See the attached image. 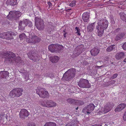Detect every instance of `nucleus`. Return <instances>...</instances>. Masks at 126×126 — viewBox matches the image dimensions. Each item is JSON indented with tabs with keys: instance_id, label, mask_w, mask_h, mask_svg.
Wrapping results in <instances>:
<instances>
[{
	"instance_id": "dca6fc26",
	"label": "nucleus",
	"mask_w": 126,
	"mask_h": 126,
	"mask_svg": "<svg viewBox=\"0 0 126 126\" xmlns=\"http://www.w3.org/2000/svg\"><path fill=\"white\" fill-rule=\"evenodd\" d=\"M125 56V54L123 52L117 53L115 56L116 58L118 60H120L123 58Z\"/></svg>"
},
{
	"instance_id": "72a5a7b5",
	"label": "nucleus",
	"mask_w": 126,
	"mask_h": 126,
	"mask_svg": "<svg viewBox=\"0 0 126 126\" xmlns=\"http://www.w3.org/2000/svg\"><path fill=\"white\" fill-rule=\"evenodd\" d=\"M34 37L35 38V44L39 43L40 41L41 38H40L35 35L34 36Z\"/></svg>"
},
{
	"instance_id": "09e8293b",
	"label": "nucleus",
	"mask_w": 126,
	"mask_h": 126,
	"mask_svg": "<svg viewBox=\"0 0 126 126\" xmlns=\"http://www.w3.org/2000/svg\"><path fill=\"white\" fill-rule=\"evenodd\" d=\"M76 69L74 68H71L68 69L67 71H75Z\"/></svg>"
},
{
	"instance_id": "39448f33",
	"label": "nucleus",
	"mask_w": 126,
	"mask_h": 126,
	"mask_svg": "<svg viewBox=\"0 0 126 126\" xmlns=\"http://www.w3.org/2000/svg\"><path fill=\"white\" fill-rule=\"evenodd\" d=\"M63 47L60 45L52 44L48 47V49L52 52L59 53L61 49H63Z\"/></svg>"
},
{
	"instance_id": "3c124183",
	"label": "nucleus",
	"mask_w": 126,
	"mask_h": 126,
	"mask_svg": "<svg viewBox=\"0 0 126 126\" xmlns=\"http://www.w3.org/2000/svg\"><path fill=\"white\" fill-rule=\"evenodd\" d=\"M47 4L49 5V6H51L52 5V3H51L49 1L47 2Z\"/></svg>"
},
{
	"instance_id": "49530a36",
	"label": "nucleus",
	"mask_w": 126,
	"mask_h": 126,
	"mask_svg": "<svg viewBox=\"0 0 126 126\" xmlns=\"http://www.w3.org/2000/svg\"><path fill=\"white\" fill-rule=\"evenodd\" d=\"M31 100L30 97L28 96V97H27V99L26 98L25 99H24V101H29V100Z\"/></svg>"
},
{
	"instance_id": "b1692460",
	"label": "nucleus",
	"mask_w": 126,
	"mask_h": 126,
	"mask_svg": "<svg viewBox=\"0 0 126 126\" xmlns=\"http://www.w3.org/2000/svg\"><path fill=\"white\" fill-rule=\"evenodd\" d=\"M102 112L100 111H99V114H100L101 113H103L104 114L106 113L109 112L110 111V109H107V107L104 106V108L102 109Z\"/></svg>"
},
{
	"instance_id": "69168bd1",
	"label": "nucleus",
	"mask_w": 126,
	"mask_h": 126,
	"mask_svg": "<svg viewBox=\"0 0 126 126\" xmlns=\"http://www.w3.org/2000/svg\"><path fill=\"white\" fill-rule=\"evenodd\" d=\"M78 107H77V108H76V110H78Z\"/></svg>"
},
{
	"instance_id": "aec40b11",
	"label": "nucleus",
	"mask_w": 126,
	"mask_h": 126,
	"mask_svg": "<svg viewBox=\"0 0 126 126\" xmlns=\"http://www.w3.org/2000/svg\"><path fill=\"white\" fill-rule=\"evenodd\" d=\"M59 57L57 56L50 57V59L51 61L54 63L57 62L59 60Z\"/></svg>"
},
{
	"instance_id": "ddd939ff",
	"label": "nucleus",
	"mask_w": 126,
	"mask_h": 126,
	"mask_svg": "<svg viewBox=\"0 0 126 126\" xmlns=\"http://www.w3.org/2000/svg\"><path fill=\"white\" fill-rule=\"evenodd\" d=\"M19 117L21 118H24L27 117L29 115V113L28 110L25 109L21 110L19 112Z\"/></svg>"
},
{
	"instance_id": "f3484780",
	"label": "nucleus",
	"mask_w": 126,
	"mask_h": 126,
	"mask_svg": "<svg viewBox=\"0 0 126 126\" xmlns=\"http://www.w3.org/2000/svg\"><path fill=\"white\" fill-rule=\"evenodd\" d=\"M83 45H80L77 47L76 48L77 50V54L78 55H79L82 52L83 50Z\"/></svg>"
},
{
	"instance_id": "7c9ffc66",
	"label": "nucleus",
	"mask_w": 126,
	"mask_h": 126,
	"mask_svg": "<svg viewBox=\"0 0 126 126\" xmlns=\"http://www.w3.org/2000/svg\"><path fill=\"white\" fill-rule=\"evenodd\" d=\"M33 37H30L26 39L27 42L29 43L34 44Z\"/></svg>"
},
{
	"instance_id": "6e6552de",
	"label": "nucleus",
	"mask_w": 126,
	"mask_h": 126,
	"mask_svg": "<svg viewBox=\"0 0 126 126\" xmlns=\"http://www.w3.org/2000/svg\"><path fill=\"white\" fill-rule=\"evenodd\" d=\"M41 104L43 106L50 108L55 107L56 104L52 100H46L43 101Z\"/></svg>"
},
{
	"instance_id": "2f4dec72",
	"label": "nucleus",
	"mask_w": 126,
	"mask_h": 126,
	"mask_svg": "<svg viewBox=\"0 0 126 126\" xmlns=\"http://www.w3.org/2000/svg\"><path fill=\"white\" fill-rule=\"evenodd\" d=\"M56 125L55 123L50 122L46 123L44 126H56Z\"/></svg>"
},
{
	"instance_id": "de8ad7c7",
	"label": "nucleus",
	"mask_w": 126,
	"mask_h": 126,
	"mask_svg": "<svg viewBox=\"0 0 126 126\" xmlns=\"http://www.w3.org/2000/svg\"><path fill=\"white\" fill-rule=\"evenodd\" d=\"M123 119L124 120H126V115L124 113V115L123 116Z\"/></svg>"
},
{
	"instance_id": "4d7b16f0",
	"label": "nucleus",
	"mask_w": 126,
	"mask_h": 126,
	"mask_svg": "<svg viewBox=\"0 0 126 126\" xmlns=\"http://www.w3.org/2000/svg\"><path fill=\"white\" fill-rule=\"evenodd\" d=\"M66 34V33H64L63 34V35L64 36V37L65 38L66 37V35H67Z\"/></svg>"
},
{
	"instance_id": "4468645a",
	"label": "nucleus",
	"mask_w": 126,
	"mask_h": 126,
	"mask_svg": "<svg viewBox=\"0 0 126 126\" xmlns=\"http://www.w3.org/2000/svg\"><path fill=\"white\" fill-rule=\"evenodd\" d=\"M126 107V104L125 103H121L115 109V112H119L123 110Z\"/></svg>"
},
{
	"instance_id": "4be33fe9",
	"label": "nucleus",
	"mask_w": 126,
	"mask_h": 126,
	"mask_svg": "<svg viewBox=\"0 0 126 126\" xmlns=\"http://www.w3.org/2000/svg\"><path fill=\"white\" fill-rule=\"evenodd\" d=\"M124 34L123 33H119L118 34L115 38V40L116 41H118L123 38L124 36Z\"/></svg>"
},
{
	"instance_id": "cd10ccee",
	"label": "nucleus",
	"mask_w": 126,
	"mask_h": 126,
	"mask_svg": "<svg viewBox=\"0 0 126 126\" xmlns=\"http://www.w3.org/2000/svg\"><path fill=\"white\" fill-rule=\"evenodd\" d=\"M120 18L122 20L126 22V14L124 13H119Z\"/></svg>"
},
{
	"instance_id": "c03bdc74",
	"label": "nucleus",
	"mask_w": 126,
	"mask_h": 126,
	"mask_svg": "<svg viewBox=\"0 0 126 126\" xmlns=\"http://www.w3.org/2000/svg\"><path fill=\"white\" fill-rule=\"evenodd\" d=\"M118 74H114L113 76H112L111 78L112 79H114L116 78Z\"/></svg>"
},
{
	"instance_id": "5701e85b",
	"label": "nucleus",
	"mask_w": 126,
	"mask_h": 126,
	"mask_svg": "<svg viewBox=\"0 0 126 126\" xmlns=\"http://www.w3.org/2000/svg\"><path fill=\"white\" fill-rule=\"evenodd\" d=\"M94 23H91L87 26V30L88 32H91L93 30Z\"/></svg>"
},
{
	"instance_id": "f257e3e1",
	"label": "nucleus",
	"mask_w": 126,
	"mask_h": 126,
	"mask_svg": "<svg viewBox=\"0 0 126 126\" xmlns=\"http://www.w3.org/2000/svg\"><path fill=\"white\" fill-rule=\"evenodd\" d=\"M97 25L96 26V30L97 32L98 35L101 37L104 30L107 28L109 24L108 20L104 18H99L97 20Z\"/></svg>"
},
{
	"instance_id": "a18cd8bd",
	"label": "nucleus",
	"mask_w": 126,
	"mask_h": 126,
	"mask_svg": "<svg viewBox=\"0 0 126 126\" xmlns=\"http://www.w3.org/2000/svg\"><path fill=\"white\" fill-rule=\"evenodd\" d=\"M74 125L71 123H69L67 124L65 126H73Z\"/></svg>"
},
{
	"instance_id": "e433bc0d",
	"label": "nucleus",
	"mask_w": 126,
	"mask_h": 126,
	"mask_svg": "<svg viewBox=\"0 0 126 126\" xmlns=\"http://www.w3.org/2000/svg\"><path fill=\"white\" fill-rule=\"evenodd\" d=\"M29 21V20L27 19H26L23 21V23L24 25H25L26 26L27 25H28Z\"/></svg>"
},
{
	"instance_id": "79ce46f5",
	"label": "nucleus",
	"mask_w": 126,
	"mask_h": 126,
	"mask_svg": "<svg viewBox=\"0 0 126 126\" xmlns=\"http://www.w3.org/2000/svg\"><path fill=\"white\" fill-rule=\"evenodd\" d=\"M122 47L124 50H126V42L124 44Z\"/></svg>"
},
{
	"instance_id": "423d86ee",
	"label": "nucleus",
	"mask_w": 126,
	"mask_h": 126,
	"mask_svg": "<svg viewBox=\"0 0 126 126\" xmlns=\"http://www.w3.org/2000/svg\"><path fill=\"white\" fill-rule=\"evenodd\" d=\"M36 93L40 97L43 98H47L49 97V93L47 91H46L44 88H37L36 89Z\"/></svg>"
},
{
	"instance_id": "4c0bfd02",
	"label": "nucleus",
	"mask_w": 126,
	"mask_h": 126,
	"mask_svg": "<svg viewBox=\"0 0 126 126\" xmlns=\"http://www.w3.org/2000/svg\"><path fill=\"white\" fill-rule=\"evenodd\" d=\"M75 29L77 31V33H78V35H80V30L79 29V28L77 27L75 28Z\"/></svg>"
},
{
	"instance_id": "473e14b6",
	"label": "nucleus",
	"mask_w": 126,
	"mask_h": 126,
	"mask_svg": "<svg viewBox=\"0 0 126 126\" xmlns=\"http://www.w3.org/2000/svg\"><path fill=\"white\" fill-rule=\"evenodd\" d=\"M76 103H75V105H82L84 104V102L83 101L78 100H76Z\"/></svg>"
},
{
	"instance_id": "20e7f679",
	"label": "nucleus",
	"mask_w": 126,
	"mask_h": 126,
	"mask_svg": "<svg viewBox=\"0 0 126 126\" xmlns=\"http://www.w3.org/2000/svg\"><path fill=\"white\" fill-rule=\"evenodd\" d=\"M35 25L39 30H42L44 28L45 25L43 20L40 17H35Z\"/></svg>"
},
{
	"instance_id": "ea45409f",
	"label": "nucleus",
	"mask_w": 126,
	"mask_h": 126,
	"mask_svg": "<svg viewBox=\"0 0 126 126\" xmlns=\"http://www.w3.org/2000/svg\"><path fill=\"white\" fill-rule=\"evenodd\" d=\"M89 63L86 61H84L83 63L82 64L84 65H88L89 64Z\"/></svg>"
},
{
	"instance_id": "c85d7f7f",
	"label": "nucleus",
	"mask_w": 126,
	"mask_h": 126,
	"mask_svg": "<svg viewBox=\"0 0 126 126\" xmlns=\"http://www.w3.org/2000/svg\"><path fill=\"white\" fill-rule=\"evenodd\" d=\"M76 100H75L74 99L70 98L67 99V101L68 103L72 104L75 105L76 103Z\"/></svg>"
},
{
	"instance_id": "7ed1b4c3",
	"label": "nucleus",
	"mask_w": 126,
	"mask_h": 126,
	"mask_svg": "<svg viewBox=\"0 0 126 126\" xmlns=\"http://www.w3.org/2000/svg\"><path fill=\"white\" fill-rule=\"evenodd\" d=\"M23 91V89L22 88H15L10 92L9 95L12 98L19 97L22 95Z\"/></svg>"
},
{
	"instance_id": "bb28decb",
	"label": "nucleus",
	"mask_w": 126,
	"mask_h": 126,
	"mask_svg": "<svg viewBox=\"0 0 126 126\" xmlns=\"http://www.w3.org/2000/svg\"><path fill=\"white\" fill-rule=\"evenodd\" d=\"M114 106V104L112 102H108L105 106L107 107V109H110V111Z\"/></svg>"
},
{
	"instance_id": "6e6d98bb",
	"label": "nucleus",
	"mask_w": 126,
	"mask_h": 126,
	"mask_svg": "<svg viewBox=\"0 0 126 126\" xmlns=\"http://www.w3.org/2000/svg\"><path fill=\"white\" fill-rule=\"evenodd\" d=\"M123 4V2H119L118 3V4L119 5H122Z\"/></svg>"
},
{
	"instance_id": "338daca9",
	"label": "nucleus",
	"mask_w": 126,
	"mask_h": 126,
	"mask_svg": "<svg viewBox=\"0 0 126 126\" xmlns=\"http://www.w3.org/2000/svg\"><path fill=\"white\" fill-rule=\"evenodd\" d=\"M125 114H126V111L124 113Z\"/></svg>"
},
{
	"instance_id": "0e129e2a",
	"label": "nucleus",
	"mask_w": 126,
	"mask_h": 126,
	"mask_svg": "<svg viewBox=\"0 0 126 126\" xmlns=\"http://www.w3.org/2000/svg\"><path fill=\"white\" fill-rule=\"evenodd\" d=\"M100 62H101V61H99L98 62H97V63H100Z\"/></svg>"
},
{
	"instance_id": "603ef678",
	"label": "nucleus",
	"mask_w": 126,
	"mask_h": 126,
	"mask_svg": "<svg viewBox=\"0 0 126 126\" xmlns=\"http://www.w3.org/2000/svg\"><path fill=\"white\" fill-rule=\"evenodd\" d=\"M48 32L49 33H52L53 31L52 30H50L49 31V30H48Z\"/></svg>"
},
{
	"instance_id": "5fc2aeb1",
	"label": "nucleus",
	"mask_w": 126,
	"mask_h": 126,
	"mask_svg": "<svg viewBox=\"0 0 126 126\" xmlns=\"http://www.w3.org/2000/svg\"><path fill=\"white\" fill-rule=\"evenodd\" d=\"M33 37V41L34 42V44H35V38L34 37V36H32Z\"/></svg>"
},
{
	"instance_id": "1a4fd4ad",
	"label": "nucleus",
	"mask_w": 126,
	"mask_h": 126,
	"mask_svg": "<svg viewBox=\"0 0 126 126\" xmlns=\"http://www.w3.org/2000/svg\"><path fill=\"white\" fill-rule=\"evenodd\" d=\"M95 108V106L93 104H90L83 109L82 111V112L85 114L87 113L88 115L94 110Z\"/></svg>"
},
{
	"instance_id": "2eb2a0df",
	"label": "nucleus",
	"mask_w": 126,
	"mask_h": 126,
	"mask_svg": "<svg viewBox=\"0 0 126 126\" xmlns=\"http://www.w3.org/2000/svg\"><path fill=\"white\" fill-rule=\"evenodd\" d=\"M82 17L83 20L84 22H86L89 21L90 15L88 12H85L83 13Z\"/></svg>"
},
{
	"instance_id": "a211bd4d",
	"label": "nucleus",
	"mask_w": 126,
	"mask_h": 126,
	"mask_svg": "<svg viewBox=\"0 0 126 126\" xmlns=\"http://www.w3.org/2000/svg\"><path fill=\"white\" fill-rule=\"evenodd\" d=\"M9 34V35L7 36V39H6L10 40L13 39V38L12 36L13 35H16V33L13 32H12L11 31L9 32H6V34Z\"/></svg>"
},
{
	"instance_id": "774afa93",
	"label": "nucleus",
	"mask_w": 126,
	"mask_h": 126,
	"mask_svg": "<svg viewBox=\"0 0 126 126\" xmlns=\"http://www.w3.org/2000/svg\"><path fill=\"white\" fill-rule=\"evenodd\" d=\"M26 78H27V79H28V78H29V77L28 76L27 77H26ZM26 78V77H25V78Z\"/></svg>"
},
{
	"instance_id": "052dcab7",
	"label": "nucleus",
	"mask_w": 126,
	"mask_h": 126,
	"mask_svg": "<svg viewBox=\"0 0 126 126\" xmlns=\"http://www.w3.org/2000/svg\"><path fill=\"white\" fill-rule=\"evenodd\" d=\"M101 95H102V96L103 97L104 96V94L103 93H102L101 94Z\"/></svg>"
},
{
	"instance_id": "9d476101",
	"label": "nucleus",
	"mask_w": 126,
	"mask_h": 126,
	"mask_svg": "<svg viewBox=\"0 0 126 126\" xmlns=\"http://www.w3.org/2000/svg\"><path fill=\"white\" fill-rule=\"evenodd\" d=\"M78 85L81 88H88L91 86L88 81L84 79H80L78 83Z\"/></svg>"
},
{
	"instance_id": "13d9d810",
	"label": "nucleus",
	"mask_w": 126,
	"mask_h": 126,
	"mask_svg": "<svg viewBox=\"0 0 126 126\" xmlns=\"http://www.w3.org/2000/svg\"><path fill=\"white\" fill-rule=\"evenodd\" d=\"M66 28L65 29L63 30V32H65L66 31Z\"/></svg>"
},
{
	"instance_id": "8fccbe9b",
	"label": "nucleus",
	"mask_w": 126,
	"mask_h": 126,
	"mask_svg": "<svg viewBox=\"0 0 126 126\" xmlns=\"http://www.w3.org/2000/svg\"><path fill=\"white\" fill-rule=\"evenodd\" d=\"M111 23L112 24H113L115 23V22L113 18H112L111 19Z\"/></svg>"
},
{
	"instance_id": "680f3d73",
	"label": "nucleus",
	"mask_w": 126,
	"mask_h": 126,
	"mask_svg": "<svg viewBox=\"0 0 126 126\" xmlns=\"http://www.w3.org/2000/svg\"><path fill=\"white\" fill-rule=\"evenodd\" d=\"M123 61L124 62H126V58Z\"/></svg>"
},
{
	"instance_id": "a878e982",
	"label": "nucleus",
	"mask_w": 126,
	"mask_h": 126,
	"mask_svg": "<svg viewBox=\"0 0 126 126\" xmlns=\"http://www.w3.org/2000/svg\"><path fill=\"white\" fill-rule=\"evenodd\" d=\"M25 26V25L23 24L22 21H19V30H24Z\"/></svg>"
},
{
	"instance_id": "6ab92c4d",
	"label": "nucleus",
	"mask_w": 126,
	"mask_h": 126,
	"mask_svg": "<svg viewBox=\"0 0 126 126\" xmlns=\"http://www.w3.org/2000/svg\"><path fill=\"white\" fill-rule=\"evenodd\" d=\"M99 50L98 48H94L90 51L92 55L95 56L97 55L99 52Z\"/></svg>"
},
{
	"instance_id": "e2e57ef3",
	"label": "nucleus",
	"mask_w": 126,
	"mask_h": 126,
	"mask_svg": "<svg viewBox=\"0 0 126 126\" xmlns=\"http://www.w3.org/2000/svg\"><path fill=\"white\" fill-rule=\"evenodd\" d=\"M64 33H66V34L68 33V32H67V31H66V32H64Z\"/></svg>"
},
{
	"instance_id": "f704fd0d",
	"label": "nucleus",
	"mask_w": 126,
	"mask_h": 126,
	"mask_svg": "<svg viewBox=\"0 0 126 126\" xmlns=\"http://www.w3.org/2000/svg\"><path fill=\"white\" fill-rule=\"evenodd\" d=\"M25 35L24 33H22L19 36V38L21 39H23L25 38Z\"/></svg>"
},
{
	"instance_id": "412c9836",
	"label": "nucleus",
	"mask_w": 126,
	"mask_h": 126,
	"mask_svg": "<svg viewBox=\"0 0 126 126\" xmlns=\"http://www.w3.org/2000/svg\"><path fill=\"white\" fill-rule=\"evenodd\" d=\"M17 0H7L6 2L7 4L13 6L16 5L17 3Z\"/></svg>"
},
{
	"instance_id": "a19ab883",
	"label": "nucleus",
	"mask_w": 126,
	"mask_h": 126,
	"mask_svg": "<svg viewBox=\"0 0 126 126\" xmlns=\"http://www.w3.org/2000/svg\"><path fill=\"white\" fill-rule=\"evenodd\" d=\"M28 26H29L30 27H32V22L29 20L28 22Z\"/></svg>"
},
{
	"instance_id": "f8f14e48",
	"label": "nucleus",
	"mask_w": 126,
	"mask_h": 126,
	"mask_svg": "<svg viewBox=\"0 0 126 126\" xmlns=\"http://www.w3.org/2000/svg\"><path fill=\"white\" fill-rule=\"evenodd\" d=\"M21 13L19 11H10L9 15H11V17L15 19L18 18L21 15Z\"/></svg>"
},
{
	"instance_id": "c9c22d12",
	"label": "nucleus",
	"mask_w": 126,
	"mask_h": 126,
	"mask_svg": "<svg viewBox=\"0 0 126 126\" xmlns=\"http://www.w3.org/2000/svg\"><path fill=\"white\" fill-rule=\"evenodd\" d=\"M76 1H73L69 4V6L71 7L74 6L76 5Z\"/></svg>"
},
{
	"instance_id": "864d4df0",
	"label": "nucleus",
	"mask_w": 126,
	"mask_h": 126,
	"mask_svg": "<svg viewBox=\"0 0 126 126\" xmlns=\"http://www.w3.org/2000/svg\"><path fill=\"white\" fill-rule=\"evenodd\" d=\"M120 30V29L118 28V29H116V30L115 31V32H117L119 31Z\"/></svg>"
},
{
	"instance_id": "0eeeda50",
	"label": "nucleus",
	"mask_w": 126,
	"mask_h": 126,
	"mask_svg": "<svg viewBox=\"0 0 126 126\" xmlns=\"http://www.w3.org/2000/svg\"><path fill=\"white\" fill-rule=\"evenodd\" d=\"M37 52L35 51L31 50L28 53V57L34 62H36L39 59V56L36 54Z\"/></svg>"
},
{
	"instance_id": "c756f323",
	"label": "nucleus",
	"mask_w": 126,
	"mask_h": 126,
	"mask_svg": "<svg viewBox=\"0 0 126 126\" xmlns=\"http://www.w3.org/2000/svg\"><path fill=\"white\" fill-rule=\"evenodd\" d=\"M9 33L8 34H6V32L1 33L0 34V37L2 39H6L7 36L9 35Z\"/></svg>"
},
{
	"instance_id": "58836bf2",
	"label": "nucleus",
	"mask_w": 126,
	"mask_h": 126,
	"mask_svg": "<svg viewBox=\"0 0 126 126\" xmlns=\"http://www.w3.org/2000/svg\"><path fill=\"white\" fill-rule=\"evenodd\" d=\"M36 124L34 123H28V126H36Z\"/></svg>"
},
{
	"instance_id": "bf43d9fd",
	"label": "nucleus",
	"mask_w": 126,
	"mask_h": 126,
	"mask_svg": "<svg viewBox=\"0 0 126 126\" xmlns=\"http://www.w3.org/2000/svg\"><path fill=\"white\" fill-rule=\"evenodd\" d=\"M92 126H100V125H99L96 124L93 125Z\"/></svg>"
},
{
	"instance_id": "f03ea898",
	"label": "nucleus",
	"mask_w": 126,
	"mask_h": 126,
	"mask_svg": "<svg viewBox=\"0 0 126 126\" xmlns=\"http://www.w3.org/2000/svg\"><path fill=\"white\" fill-rule=\"evenodd\" d=\"M3 56L5 58V61L6 62L10 63L15 62L17 63H21L22 65L24 64V61L22 59L19 57L16 58L15 55L13 53L9 52L7 53H4Z\"/></svg>"
},
{
	"instance_id": "393cba45",
	"label": "nucleus",
	"mask_w": 126,
	"mask_h": 126,
	"mask_svg": "<svg viewBox=\"0 0 126 126\" xmlns=\"http://www.w3.org/2000/svg\"><path fill=\"white\" fill-rule=\"evenodd\" d=\"M116 47V46L115 45H111L107 48L106 51L108 52H111L113 50H115Z\"/></svg>"
},
{
	"instance_id": "37998d69",
	"label": "nucleus",
	"mask_w": 126,
	"mask_h": 126,
	"mask_svg": "<svg viewBox=\"0 0 126 126\" xmlns=\"http://www.w3.org/2000/svg\"><path fill=\"white\" fill-rule=\"evenodd\" d=\"M103 65H101V66H97L96 65L95 66V68L96 69H99L100 68L101 69V68L103 67Z\"/></svg>"
},
{
	"instance_id": "9b49d317",
	"label": "nucleus",
	"mask_w": 126,
	"mask_h": 126,
	"mask_svg": "<svg viewBox=\"0 0 126 126\" xmlns=\"http://www.w3.org/2000/svg\"><path fill=\"white\" fill-rule=\"evenodd\" d=\"M70 71H66L63 75V77L66 78L67 80H69L73 78L75 75V74L74 73V71H72L71 72L70 74L69 73Z\"/></svg>"
}]
</instances>
